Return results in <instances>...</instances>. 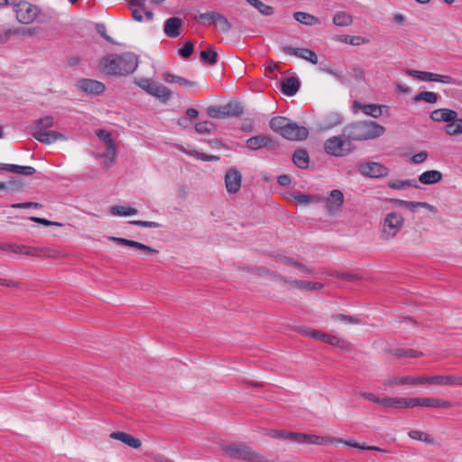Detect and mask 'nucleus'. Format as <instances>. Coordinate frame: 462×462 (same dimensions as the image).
<instances>
[{"label": "nucleus", "instance_id": "c9c22d12", "mask_svg": "<svg viewBox=\"0 0 462 462\" xmlns=\"http://www.w3.org/2000/svg\"><path fill=\"white\" fill-rule=\"evenodd\" d=\"M332 22L337 26H349L353 23V16L345 11H339L334 14Z\"/></svg>", "mask_w": 462, "mask_h": 462}, {"label": "nucleus", "instance_id": "4c0bfd02", "mask_svg": "<svg viewBox=\"0 0 462 462\" xmlns=\"http://www.w3.org/2000/svg\"><path fill=\"white\" fill-rule=\"evenodd\" d=\"M200 59L205 64L213 66L217 63L218 54L215 48H210L200 52Z\"/></svg>", "mask_w": 462, "mask_h": 462}, {"label": "nucleus", "instance_id": "603ef678", "mask_svg": "<svg viewBox=\"0 0 462 462\" xmlns=\"http://www.w3.org/2000/svg\"><path fill=\"white\" fill-rule=\"evenodd\" d=\"M207 114L212 117V118H222V117H226L225 114H224V111H223V106H208L207 108Z\"/></svg>", "mask_w": 462, "mask_h": 462}, {"label": "nucleus", "instance_id": "09e8293b", "mask_svg": "<svg viewBox=\"0 0 462 462\" xmlns=\"http://www.w3.org/2000/svg\"><path fill=\"white\" fill-rule=\"evenodd\" d=\"M334 320H339L350 324H359L361 323V319L355 316L346 315V314H335L332 316Z\"/></svg>", "mask_w": 462, "mask_h": 462}, {"label": "nucleus", "instance_id": "8fccbe9b", "mask_svg": "<svg viewBox=\"0 0 462 462\" xmlns=\"http://www.w3.org/2000/svg\"><path fill=\"white\" fill-rule=\"evenodd\" d=\"M214 127V124L210 121H203L195 125V130L199 134H209Z\"/></svg>", "mask_w": 462, "mask_h": 462}, {"label": "nucleus", "instance_id": "0e129e2a", "mask_svg": "<svg viewBox=\"0 0 462 462\" xmlns=\"http://www.w3.org/2000/svg\"><path fill=\"white\" fill-rule=\"evenodd\" d=\"M392 201L400 207L409 208L412 211H415V209H416V206H415L416 202L415 201H407V200H402V199H394Z\"/></svg>", "mask_w": 462, "mask_h": 462}, {"label": "nucleus", "instance_id": "a211bd4d", "mask_svg": "<svg viewBox=\"0 0 462 462\" xmlns=\"http://www.w3.org/2000/svg\"><path fill=\"white\" fill-rule=\"evenodd\" d=\"M274 144V140L271 136L264 134L255 135L246 140V147L252 151L273 147Z\"/></svg>", "mask_w": 462, "mask_h": 462}, {"label": "nucleus", "instance_id": "37998d69", "mask_svg": "<svg viewBox=\"0 0 462 462\" xmlns=\"http://www.w3.org/2000/svg\"><path fill=\"white\" fill-rule=\"evenodd\" d=\"M439 99V95L431 91H423L418 93L413 97L414 102L425 101L429 104H435Z\"/></svg>", "mask_w": 462, "mask_h": 462}, {"label": "nucleus", "instance_id": "ea45409f", "mask_svg": "<svg viewBox=\"0 0 462 462\" xmlns=\"http://www.w3.org/2000/svg\"><path fill=\"white\" fill-rule=\"evenodd\" d=\"M199 111L196 108L189 107L186 110V116L178 119V125L182 128H189L191 125V118H196Z\"/></svg>", "mask_w": 462, "mask_h": 462}, {"label": "nucleus", "instance_id": "5fc2aeb1", "mask_svg": "<svg viewBox=\"0 0 462 462\" xmlns=\"http://www.w3.org/2000/svg\"><path fill=\"white\" fill-rule=\"evenodd\" d=\"M332 443L334 441H337V443H344L345 445H346L347 447H350V448H359V449H362L363 450V448L362 447H367L365 444H359L357 441L354 440V439H335V438H332Z\"/></svg>", "mask_w": 462, "mask_h": 462}, {"label": "nucleus", "instance_id": "aec40b11", "mask_svg": "<svg viewBox=\"0 0 462 462\" xmlns=\"http://www.w3.org/2000/svg\"><path fill=\"white\" fill-rule=\"evenodd\" d=\"M428 383L429 384H437V385H455L460 386L462 385V376L457 375H434L428 376Z\"/></svg>", "mask_w": 462, "mask_h": 462}, {"label": "nucleus", "instance_id": "c85d7f7f", "mask_svg": "<svg viewBox=\"0 0 462 462\" xmlns=\"http://www.w3.org/2000/svg\"><path fill=\"white\" fill-rule=\"evenodd\" d=\"M442 180V173L437 170H430L422 172L419 176V181L424 185H431Z\"/></svg>", "mask_w": 462, "mask_h": 462}, {"label": "nucleus", "instance_id": "0eeeda50", "mask_svg": "<svg viewBox=\"0 0 462 462\" xmlns=\"http://www.w3.org/2000/svg\"><path fill=\"white\" fill-rule=\"evenodd\" d=\"M14 11L16 14V20L23 24L33 23L39 16L40 8L25 0H17L13 4Z\"/></svg>", "mask_w": 462, "mask_h": 462}, {"label": "nucleus", "instance_id": "6e6d98bb", "mask_svg": "<svg viewBox=\"0 0 462 462\" xmlns=\"http://www.w3.org/2000/svg\"><path fill=\"white\" fill-rule=\"evenodd\" d=\"M193 50V43L191 42H188L181 49L179 50V54L184 59H189L192 55Z\"/></svg>", "mask_w": 462, "mask_h": 462}, {"label": "nucleus", "instance_id": "2f4dec72", "mask_svg": "<svg viewBox=\"0 0 462 462\" xmlns=\"http://www.w3.org/2000/svg\"><path fill=\"white\" fill-rule=\"evenodd\" d=\"M222 106L226 117H237L244 113V107L238 101H231Z\"/></svg>", "mask_w": 462, "mask_h": 462}, {"label": "nucleus", "instance_id": "473e14b6", "mask_svg": "<svg viewBox=\"0 0 462 462\" xmlns=\"http://www.w3.org/2000/svg\"><path fill=\"white\" fill-rule=\"evenodd\" d=\"M389 353L397 358H418L422 356L420 351L411 348L390 349Z\"/></svg>", "mask_w": 462, "mask_h": 462}, {"label": "nucleus", "instance_id": "3c124183", "mask_svg": "<svg viewBox=\"0 0 462 462\" xmlns=\"http://www.w3.org/2000/svg\"><path fill=\"white\" fill-rule=\"evenodd\" d=\"M116 154H117L116 144L115 141H112L106 144V156L107 157V159L109 160V162L111 164L116 162Z\"/></svg>", "mask_w": 462, "mask_h": 462}, {"label": "nucleus", "instance_id": "412c9836", "mask_svg": "<svg viewBox=\"0 0 462 462\" xmlns=\"http://www.w3.org/2000/svg\"><path fill=\"white\" fill-rule=\"evenodd\" d=\"M380 405L394 408V409H408L412 408L411 398L402 397H385L381 399Z\"/></svg>", "mask_w": 462, "mask_h": 462}, {"label": "nucleus", "instance_id": "79ce46f5", "mask_svg": "<svg viewBox=\"0 0 462 462\" xmlns=\"http://www.w3.org/2000/svg\"><path fill=\"white\" fill-rule=\"evenodd\" d=\"M110 213L113 216H133L138 213V210L134 208L125 206H113L110 208Z\"/></svg>", "mask_w": 462, "mask_h": 462}, {"label": "nucleus", "instance_id": "e433bc0d", "mask_svg": "<svg viewBox=\"0 0 462 462\" xmlns=\"http://www.w3.org/2000/svg\"><path fill=\"white\" fill-rule=\"evenodd\" d=\"M251 6L254 7L261 14L270 16L274 13L272 5H265L261 0H245Z\"/></svg>", "mask_w": 462, "mask_h": 462}, {"label": "nucleus", "instance_id": "39448f33", "mask_svg": "<svg viewBox=\"0 0 462 462\" xmlns=\"http://www.w3.org/2000/svg\"><path fill=\"white\" fill-rule=\"evenodd\" d=\"M223 450L229 456L249 462H267L259 453L250 447L243 444H232L223 447Z\"/></svg>", "mask_w": 462, "mask_h": 462}, {"label": "nucleus", "instance_id": "9b49d317", "mask_svg": "<svg viewBox=\"0 0 462 462\" xmlns=\"http://www.w3.org/2000/svg\"><path fill=\"white\" fill-rule=\"evenodd\" d=\"M359 172L371 178H382L388 174V168L379 162H366L359 166Z\"/></svg>", "mask_w": 462, "mask_h": 462}, {"label": "nucleus", "instance_id": "1a4fd4ad", "mask_svg": "<svg viewBox=\"0 0 462 462\" xmlns=\"http://www.w3.org/2000/svg\"><path fill=\"white\" fill-rule=\"evenodd\" d=\"M138 86L148 94L162 100L168 101L171 97V91L162 84L155 82L149 79H140L137 81Z\"/></svg>", "mask_w": 462, "mask_h": 462}, {"label": "nucleus", "instance_id": "cd10ccee", "mask_svg": "<svg viewBox=\"0 0 462 462\" xmlns=\"http://www.w3.org/2000/svg\"><path fill=\"white\" fill-rule=\"evenodd\" d=\"M293 18L300 23L307 25V26H313V25H319L321 23L319 17L306 13V12H295L293 14Z\"/></svg>", "mask_w": 462, "mask_h": 462}, {"label": "nucleus", "instance_id": "423d86ee", "mask_svg": "<svg viewBox=\"0 0 462 462\" xmlns=\"http://www.w3.org/2000/svg\"><path fill=\"white\" fill-rule=\"evenodd\" d=\"M351 140L344 136H333L328 138L324 144V150L328 154L343 157L353 151Z\"/></svg>", "mask_w": 462, "mask_h": 462}, {"label": "nucleus", "instance_id": "b1692460", "mask_svg": "<svg viewBox=\"0 0 462 462\" xmlns=\"http://www.w3.org/2000/svg\"><path fill=\"white\" fill-rule=\"evenodd\" d=\"M110 438L113 439L122 441L123 443L133 448L137 449L140 448L142 446V442L139 439H136L134 436L124 431H114L110 434Z\"/></svg>", "mask_w": 462, "mask_h": 462}, {"label": "nucleus", "instance_id": "a18cd8bd", "mask_svg": "<svg viewBox=\"0 0 462 462\" xmlns=\"http://www.w3.org/2000/svg\"><path fill=\"white\" fill-rule=\"evenodd\" d=\"M328 344L336 346L339 349L343 350H350V343L347 342L346 339L338 337L337 336L330 335L328 340Z\"/></svg>", "mask_w": 462, "mask_h": 462}, {"label": "nucleus", "instance_id": "13d9d810", "mask_svg": "<svg viewBox=\"0 0 462 462\" xmlns=\"http://www.w3.org/2000/svg\"><path fill=\"white\" fill-rule=\"evenodd\" d=\"M12 208L23 209V208H40L42 207V204L38 202H20L14 203L10 206Z\"/></svg>", "mask_w": 462, "mask_h": 462}, {"label": "nucleus", "instance_id": "20e7f679", "mask_svg": "<svg viewBox=\"0 0 462 462\" xmlns=\"http://www.w3.org/2000/svg\"><path fill=\"white\" fill-rule=\"evenodd\" d=\"M268 436L273 439H283L292 442L311 444V445H328L332 444V439L328 437L318 436L314 434H305L300 432H291L280 430H271Z\"/></svg>", "mask_w": 462, "mask_h": 462}, {"label": "nucleus", "instance_id": "774afa93", "mask_svg": "<svg viewBox=\"0 0 462 462\" xmlns=\"http://www.w3.org/2000/svg\"><path fill=\"white\" fill-rule=\"evenodd\" d=\"M329 336V334H327L321 330L315 329V332H313L312 338L319 340L320 342L328 343Z\"/></svg>", "mask_w": 462, "mask_h": 462}, {"label": "nucleus", "instance_id": "4d7b16f0", "mask_svg": "<svg viewBox=\"0 0 462 462\" xmlns=\"http://www.w3.org/2000/svg\"><path fill=\"white\" fill-rule=\"evenodd\" d=\"M294 199L300 204H309L315 201V197L309 194L298 193L293 196Z\"/></svg>", "mask_w": 462, "mask_h": 462}, {"label": "nucleus", "instance_id": "c756f323", "mask_svg": "<svg viewBox=\"0 0 462 462\" xmlns=\"http://www.w3.org/2000/svg\"><path fill=\"white\" fill-rule=\"evenodd\" d=\"M54 125V118L51 116H46L34 120L31 125V130L35 131H49Z\"/></svg>", "mask_w": 462, "mask_h": 462}, {"label": "nucleus", "instance_id": "7c9ffc66", "mask_svg": "<svg viewBox=\"0 0 462 462\" xmlns=\"http://www.w3.org/2000/svg\"><path fill=\"white\" fill-rule=\"evenodd\" d=\"M293 163L300 169H307L310 163L309 153L304 149L296 150L292 154Z\"/></svg>", "mask_w": 462, "mask_h": 462}, {"label": "nucleus", "instance_id": "4468645a", "mask_svg": "<svg viewBox=\"0 0 462 462\" xmlns=\"http://www.w3.org/2000/svg\"><path fill=\"white\" fill-rule=\"evenodd\" d=\"M225 185L228 193L238 192L242 185V175L236 168L229 169L225 175Z\"/></svg>", "mask_w": 462, "mask_h": 462}, {"label": "nucleus", "instance_id": "9d476101", "mask_svg": "<svg viewBox=\"0 0 462 462\" xmlns=\"http://www.w3.org/2000/svg\"><path fill=\"white\" fill-rule=\"evenodd\" d=\"M407 75L416 78L422 81H435L443 84H456L457 81L454 78L448 75H441L433 72L420 71L414 69H407L405 72Z\"/></svg>", "mask_w": 462, "mask_h": 462}, {"label": "nucleus", "instance_id": "de8ad7c7", "mask_svg": "<svg viewBox=\"0 0 462 462\" xmlns=\"http://www.w3.org/2000/svg\"><path fill=\"white\" fill-rule=\"evenodd\" d=\"M363 112L367 115L371 116L374 118H378L382 116V106H378L375 104H369V105H364L362 106Z\"/></svg>", "mask_w": 462, "mask_h": 462}, {"label": "nucleus", "instance_id": "f3484780", "mask_svg": "<svg viewBox=\"0 0 462 462\" xmlns=\"http://www.w3.org/2000/svg\"><path fill=\"white\" fill-rule=\"evenodd\" d=\"M344 205V195L339 189H333L330 191L327 199L326 206L330 215L337 214L341 210Z\"/></svg>", "mask_w": 462, "mask_h": 462}, {"label": "nucleus", "instance_id": "f704fd0d", "mask_svg": "<svg viewBox=\"0 0 462 462\" xmlns=\"http://www.w3.org/2000/svg\"><path fill=\"white\" fill-rule=\"evenodd\" d=\"M163 79L166 82H168V83H178V84H180V86H183V87H190L191 88V87L197 86V82L196 81L189 80V79H187L185 78L174 75V74L170 73V72L163 73Z\"/></svg>", "mask_w": 462, "mask_h": 462}, {"label": "nucleus", "instance_id": "69168bd1", "mask_svg": "<svg viewBox=\"0 0 462 462\" xmlns=\"http://www.w3.org/2000/svg\"><path fill=\"white\" fill-rule=\"evenodd\" d=\"M215 14L216 12H206L200 14L198 17H196V21L200 23H204L205 21H211L213 23L215 20Z\"/></svg>", "mask_w": 462, "mask_h": 462}, {"label": "nucleus", "instance_id": "338daca9", "mask_svg": "<svg viewBox=\"0 0 462 462\" xmlns=\"http://www.w3.org/2000/svg\"><path fill=\"white\" fill-rule=\"evenodd\" d=\"M427 158H428L427 152H420L418 153H415L412 156L411 161L415 164H420V163L424 162L427 160Z\"/></svg>", "mask_w": 462, "mask_h": 462}, {"label": "nucleus", "instance_id": "680f3d73", "mask_svg": "<svg viewBox=\"0 0 462 462\" xmlns=\"http://www.w3.org/2000/svg\"><path fill=\"white\" fill-rule=\"evenodd\" d=\"M7 250L6 251H12L15 254H31L28 248H26L24 245H6Z\"/></svg>", "mask_w": 462, "mask_h": 462}, {"label": "nucleus", "instance_id": "5701e85b", "mask_svg": "<svg viewBox=\"0 0 462 462\" xmlns=\"http://www.w3.org/2000/svg\"><path fill=\"white\" fill-rule=\"evenodd\" d=\"M182 21L179 17H170L164 23V33L170 38H177L180 34Z\"/></svg>", "mask_w": 462, "mask_h": 462}, {"label": "nucleus", "instance_id": "6ab92c4d", "mask_svg": "<svg viewBox=\"0 0 462 462\" xmlns=\"http://www.w3.org/2000/svg\"><path fill=\"white\" fill-rule=\"evenodd\" d=\"M79 86L84 92L93 95H100L106 90V86L95 79H83L79 80Z\"/></svg>", "mask_w": 462, "mask_h": 462}, {"label": "nucleus", "instance_id": "dca6fc26", "mask_svg": "<svg viewBox=\"0 0 462 462\" xmlns=\"http://www.w3.org/2000/svg\"><path fill=\"white\" fill-rule=\"evenodd\" d=\"M32 137L40 143L44 144H51L57 141H65L67 137L57 131H35L32 132Z\"/></svg>", "mask_w": 462, "mask_h": 462}, {"label": "nucleus", "instance_id": "4be33fe9", "mask_svg": "<svg viewBox=\"0 0 462 462\" xmlns=\"http://www.w3.org/2000/svg\"><path fill=\"white\" fill-rule=\"evenodd\" d=\"M457 116V113L455 110L449 109V108L435 109L430 115V118L432 121H435L438 123H440V122L450 123L451 121H454Z\"/></svg>", "mask_w": 462, "mask_h": 462}, {"label": "nucleus", "instance_id": "f03ea898", "mask_svg": "<svg viewBox=\"0 0 462 462\" xmlns=\"http://www.w3.org/2000/svg\"><path fill=\"white\" fill-rule=\"evenodd\" d=\"M385 133L384 126L374 121H357L347 125L344 135L353 141L375 139Z\"/></svg>", "mask_w": 462, "mask_h": 462}, {"label": "nucleus", "instance_id": "bf43d9fd", "mask_svg": "<svg viewBox=\"0 0 462 462\" xmlns=\"http://www.w3.org/2000/svg\"><path fill=\"white\" fill-rule=\"evenodd\" d=\"M96 30L98 34H100L106 42L116 44V42L106 34V25L104 23H97Z\"/></svg>", "mask_w": 462, "mask_h": 462}, {"label": "nucleus", "instance_id": "bb28decb", "mask_svg": "<svg viewBox=\"0 0 462 462\" xmlns=\"http://www.w3.org/2000/svg\"><path fill=\"white\" fill-rule=\"evenodd\" d=\"M0 170L23 175H32L36 170L32 166H20L16 164L0 163Z\"/></svg>", "mask_w": 462, "mask_h": 462}, {"label": "nucleus", "instance_id": "c03bdc74", "mask_svg": "<svg viewBox=\"0 0 462 462\" xmlns=\"http://www.w3.org/2000/svg\"><path fill=\"white\" fill-rule=\"evenodd\" d=\"M336 40L353 46H358L367 42L365 38L362 36L337 35Z\"/></svg>", "mask_w": 462, "mask_h": 462}, {"label": "nucleus", "instance_id": "58836bf2", "mask_svg": "<svg viewBox=\"0 0 462 462\" xmlns=\"http://www.w3.org/2000/svg\"><path fill=\"white\" fill-rule=\"evenodd\" d=\"M291 285L295 286L300 289H306L310 291H317L323 288V284L320 282H307V281H299V280H293L288 282Z\"/></svg>", "mask_w": 462, "mask_h": 462}, {"label": "nucleus", "instance_id": "a878e982", "mask_svg": "<svg viewBox=\"0 0 462 462\" xmlns=\"http://www.w3.org/2000/svg\"><path fill=\"white\" fill-rule=\"evenodd\" d=\"M417 383H428V377H426V376H420V377L401 376V377H393L389 380V384H391V385L417 384Z\"/></svg>", "mask_w": 462, "mask_h": 462}, {"label": "nucleus", "instance_id": "2eb2a0df", "mask_svg": "<svg viewBox=\"0 0 462 462\" xmlns=\"http://www.w3.org/2000/svg\"><path fill=\"white\" fill-rule=\"evenodd\" d=\"M108 239L110 241L116 242L118 245H126V246H129V247H134V248H135L137 250H140L141 252H143L145 254L152 255V254H157L159 253V251L157 249H155V248H152V247H151L149 245H144L143 243H140V242H137V241H134V240H130V239H127V238L116 237V236H109Z\"/></svg>", "mask_w": 462, "mask_h": 462}, {"label": "nucleus", "instance_id": "a19ab883", "mask_svg": "<svg viewBox=\"0 0 462 462\" xmlns=\"http://www.w3.org/2000/svg\"><path fill=\"white\" fill-rule=\"evenodd\" d=\"M215 20L213 24L218 26L220 30L224 32H227L232 29V24L228 21V19L222 14L216 12Z\"/></svg>", "mask_w": 462, "mask_h": 462}, {"label": "nucleus", "instance_id": "864d4df0", "mask_svg": "<svg viewBox=\"0 0 462 462\" xmlns=\"http://www.w3.org/2000/svg\"><path fill=\"white\" fill-rule=\"evenodd\" d=\"M130 225L142 226V227H150V228H158L161 227V224L154 221H144V220H131L128 222Z\"/></svg>", "mask_w": 462, "mask_h": 462}, {"label": "nucleus", "instance_id": "6e6552de", "mask_svg": "<svg viewBox=\"0 0 462 462\" xmlns=\"http://www.w3.org/2000/svg\"><path fill=\"white\" fill-rule=\"evenodd\" d=\"M403 224L404 218L401 214L396 212L387 214L383 220L381 237L384 240H389L394 237L402 228Z\"/></svg>", "mask_w": 462, "mask_h": 462}, {"label": "nucleus", "instance_id": "f8f14e48", "mask_svg": "<svg viewBox=\"0 0 462 462\" xmlns=\"http://www.w3.org/2000/svg\"><path fill=\"white\" fill-rule=\"evenodd\" d=\"M412 408L416 406L448 409L453 406L449 401L439 398L414 397L411 398Z\"/></svg>", "mask_w": 462, "mask_h": 462}, {"label": "nucleus", "instance_id": "72a5a7b5", "mask_svg": "<svg viewBox=\"0 0 462 462\" xmlns=\"http://www.w3.org/2000/svg\"><path fill=\"white\" fill-rule=\"evenodd\" d=\"M278 261L285 265L291 266L294 268L299 269L302 272V273L306 276L310 275L313 273V270L303 265L301 263L288 257V256H280Z\"/></svg>", "mask_w": 462, "mask_h": 462}, {"label": "nucleus", "instance_id": "052dcab7", "mask_svg": "<svg viewBox=\"0 0 462 462\" xmlns=\"http://www.w3.org/2000/svg\"><path fill=\"white\" fill-rule=\"evenodd\" d=\"M96 135L101 140L103 141L106 145L114 141L113 138H112V135H111V133L106 131V130H104V129H98L96 131Z\"/></svg>", "mask_w": 462, "mask_h": 462}, {"label": "nucleus", "instance_id": "e2e57ef3", "mask_svg": "<svg viewBox=\"0 0 462 462\" xmlns=\"http://www.w3.org/2000/svg\"><path fill=\"white\" fill-rule=\"evenodd\" d=\"M7 189H11L13 190H22L23 189L24 183L21 180L12 179L7 183H5Z\"/></svg>", "mask_w": 462, "mask_h": 462}, {"label": "nucleus", "instance_id": "49530a36", "mask_svg": "<svg viewBox=\"0 0 462 462\" xmlns=\"http://www.w3.org/2000/svg\"><path fill=\"white\" fill-rule=\"evenodd\" d=\"M446 133L450 135L462 134V119L457 116L454 121L447 125Z\"/></svg>", "mask_w": 462, "mask_h": 462}, {"label": "nucleus", "instance_id": "ddd939ff", "mask_svg": "<svg viewBox=\"0 0 462 462\" xmlns=\"http://www.w3.org/2000/svg\"><path fill=\"white\" fill-rule=\"evenodd\" d=\"M282 50L287 55H293L295 57L308 60L314 65L319 63V59L316 52L308 48H293L291 46H283Z\"/></svg>", "mask_w": 462, "mask_h": 462}, {"label": "nucleus", "instance_id": "7ed1b4c3", "mask_svg": "<svg viewBox=\"0 0 462 462\" xmlns=\"http://www.w3.org/2000/svg\"><path fill=\"white\" fill-rule=\"evenodd\" d=\"M271 129L290 141H302L309 136V130L305 126L291 122L284 116H275L270 121Z\"/></svg>", "mask_w": 462, "mask_h": 462}, {"label": "nucleus", "instance_id": "393cba45", "mask_svg": "<svg viewBox=\"0 0 462 462\" xmlns=\"http://www.w3.org/2000/svg\"><path fill=\"white\" fill-rule=\"evenodd\" d=\"M300 87V79L297 77L286 78L281 81L282 92L288 96H294Z\"/></svg>", "mask_w": 462, "mask_h": 462}, {"label": "nucleus", "instance_id": "f257e3e1", "mask_svg": "<svg viewBox=\"0 0 462 462\" xmlns=\"http://www.w3.org/2000/svg\"><path fill=\"white\" fill-rule=\"evenodd\" d=\"M138 56L127 51L122 54H107L99 61V69L109 76H127L138 67Z\"/></svg>", "mask_w": 462, "mask_h": 462}]
</instances>
